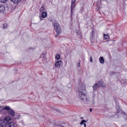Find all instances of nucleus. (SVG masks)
Returning <instances> with one entry per match:
<instances>
[{
    "label": "nucleus",
    "mask_w": 127,
    "mask_h": 127,
    "mask_svg": "<svg viewBox=\"0 0 127 127\" xmlns=\"http://www.w3.org/2000/svg\"><path fill=\"white\" fill-rule=\"evenodd\" d=\"M10 1H12L13 3H15V4H17L20 2V0H10Z\"/></svg>",
    "instance_id": "9d476101"
},
{
    "label": "nucleus",
    "mask_w": 127,
    "mask_h": 127,
    "mask_svg": "<svg viewBox=\"0 0 127 127\" xmlns=\"http://www.w3.org/2000/svg\"><path fill=\"white\" fill-rule=\"evenodd\" d=\"M5 11V8L4 7V6L3 5H0V12H4Z\"/></svg>",
    "instance_id": "0eeeda50"
},
{
    "label": "nucleus",
    "mask_w": 127,
    "mask_h": 127,
    "mask_svg": "<svg viewBox=\"0 0 127 127\" xmlns=\"http://www.w3.org/2000/svg\"><path fill=\"white\" fill-rule=\"evenodd\" d=\"M93 90L94 91H96V90H97V89L100 88V86L99 85V84L98 83V82H97L96 83H95L94 85H93Z\"/></svg>",
    "instance_id": "6e6552de"
},
{
    "label": "nucleus",
    "mask_w": 127,
    "mask_h": 127,
    "mask_svg": "<svg viewBox=\"0 0 127 127\" xmlns=\"http://www.w3.org/2000/svg\"><path fill=\"white\" fill-rule=\"evenodd\" d=\"M5 126L4 124L3 123V121L2 120H0V127H3Z\"/></svg>",
    "instance_id": "f3484780"
},
{
    "label": "nucleus",
    "mask_w": 127,
    "mask_h": 127,
    "mask_svg": "<svg viewBox=\"0 0 127 127\" xmlns=\"http://www.w3.org/2000/svg\"><path fill=\"white\" fill-rule=\"evenodd\" d=\"M40 19H41V20H43V18H41Z\"/></svg>",
    "instance_id": "cd10ccee"
},
{
    "label": "nucleus",
    "mask_w": 127,
    "mask_h": 127,
    "mask_svg": "<svg viewBox=\"0 0 127 127\" xmlns=\"http://www.w3.org/2000/svg\"><path fill=\"white\" fill-rule=\"evenodd\" d=\"M8 126L9 127H15L14 126V123L13 122H10L8 123Z\"/></svg>",
    "instance_id": "ddd939ff"
},
{
    "label": "nucleus",
    "mask_w": 127,
    "mask_h": 127,
    "mask_svg": "<svg viewBox=\"0 0 127 127\" xmlns=\"http://www.w3.org/2000/svg\"><path fill=\"white\" fill-rule=\"evenodd\" d=\"M42 17L43 18H45L46 17H47V13L43 12L42 13Z\"/></svg>",
    "instance_id": "4468645a"
},
{
    "label": "nucleus",
    "mask_w": 127,
    "mask_h": 127,
    "mask_svg": "<svg viewBox=\"0 0 127 127\" xmlns=\"http://www.w3.org/2000/svg\"><path fill=\"white\" fill-rule=\"evenodd\" d=\"M97 83L98 84V85L99 87H102L103 88H105L106 87V83L104 81L100 80L98 82H97Z\"/></svg>",
    "instance_id": "39448f33"
},
{
    "label": "nucleus",
    "mask_w": 127,
    "mask_h": 127,
    "mask_svg": "<svg viewBox=\"0 0 127 127\" xmlns=\"http://www.w3.org/2000/svg\"><path fill=\"white\" fill-rule=\"evenodd\" d=\"M6 27H7V24L4 23L3 24V28H4V29H5V28H6Z\"/></svg>",
    "instance_id": "aec40b11"
},
{
    "label": "nucleus",
    "mask_w": 127,
    "mask_h": 127,
    "mask_svg": "<svg viewBox=\"0 0 127 127\" xmlns=\"http://www.w3.org/2000/svg\"><path fill=\"white\" fill-rule=\"evenodd\" d=\"M104 39L105 40H109V39H110V36L108 35L104 34Z\"/></svg>",
    "instance_id": "2eb2a0df"
},
{
    "label": "nucleus",
    "mask_w": 127,
    "mask_h": 127,
    "mask_svg": "<svg viewBox=\"0 0 127 127\" xmlns=\"http://www.w3.org/2000/svg\"><path fill=\"white\" fill-rule=\"evenodd\" d=\"M9 121H10V117L9 116H7L4 119L3 123L4 125H7Z\"/></svg>",
    "instance_id": "423d86ee"
},
{
    "label": "nucleus",
    "mask_w": 127,
    "mask_h": 127,
    "mask_svg": "<svg viewBox=\"0 0 127 127\" xmlns=\"http://www.w3.org/2000/svg\"><path fill=\"white\" fill-rule=\"evenodd\" d=\"M56 59L57 60H59V59H60V55L58 54L56 56Z\"/></svg>",
    "instance_id": "a211bd4d"
},
{
    "label": "nucleus",
    "mask_w": 127,
    "mask_h": 127,
    "mask_svg": "<svg viewBox=\"0 0 127 127\" xmlns=\"http://www.w3.org/2000/svg\"><path fill=\"white\" fill-rule=\"evenodd\" d=\"M80 65L81 64H80V63H79L78 64H77V67H80Z\"/></svg>",
    "instance_id": "393cba45"
},
{
    "label": "nucleus",
    "mask_w": 127,
    "mask_h": 127,
    "mask_svg": "<svg viewBox=\"0 0 127 127\" xmlns=\"http://www.w3.org/2000/svg\"><path fill=\"white\" fill-rule=\"evenodd\" d=\"M62 65H63V63L61 61L56 62L55 66V67H57V68H61Z\"/></svg>",
    "instance_id": "20e7f679"
},
{
    "label": "nucleus",
    "mask_w": 127,
    "mask_h": 127,
    "mask_svg": "<svg viewBox=\"0 0 127 127\" xmlns=\"http://www.w3.org/2000/svg\"><path fill=\"white\" fill-rule=\"evenodd\" d=\"M90 62L91 63H93V58H92V57H91L90 58Z\"/></svg>",
    "instance_id": "b1692460"
},
{
    "label": "nucleus",
    "mask_w": 127,
    "mask_h": 127,
    "mask_svg": "<svg viewBox=\"0 0 127 127\" xmlns=\"http://www.w3.org/2000/svg\"><path fill=\"white\" fill-rule=\"evenodd\" d=\"M109 45H114V41H110L108 42Z\"/></svg>",
    "instance_id": "6ab92c4d"
},
{
    "label": "nucleus",
    "mask_w": 127,
    "mask_h": 127,
    "mask_svg": "<svg viewBox=\"0 0 127 127\" xmlns=\"http://www.w3.org/2000/svg\"><path fill=\"white\" fill-rule=\"evenodd\" d=\"M79 98L82 101L87 100V91H86V86L85 85H82L80 86V89L78 92Z\"/></svg>",
    "instance_id": "f257e3e1"
},
{
    "label": "nucleus",
    "mask_w": 127,
    "mask_h": 127,
    "mask_svg": "<svg viewBox=\"0 0 127 127\" xmlns=\"http://www.w3.org/2000/svg\"><path fill=\"white\" fill-rule=\"evenodd\" d=\"M84 127H86V123H84Z\"/></svg>",
    "instance_id": "bb28decb"
},
{
    "label": "nucleus",
    "mask_w": 127,
    "mask_h": 127,
    "mask_svg": "<svg viewBox=\"0 0 127 127\" xmlns=\"http://www.w3.org/2000/svg\"><path fill=\"white\" fill-rule=\"evenodd\" d=\"M67 86H70V84H68Z\"/></svg>",
    "instance_id": "c85d7f7f"
},
{
    "label": "nucleus",
    "mask_w": 127,
    "mask_h": 127,
    "mask_svg": "<svg viewBox=\"0 0 127 127\" xmlns=\"http://www.w3.org/2000/svg\"><path fill=\"white\" fill-rule=\"evenodd\" d=\"M54 29L56 32H57V35H59V34H60L61 33L62 30H61V27L60 26V25L58 23H55L54 24Z\"/></svg>",
    "instance_id": "f03ea898"
},
{
    "label": "nucleus",
    "mask_w": 127,
    "mask_h": 127,
    "mask_svg": "<svg viewBox=\"0 0 127 127\" xmlns=\"http://www.w3.org/2000/svg\"><path fill=\"white\" fill-rule=\"evenodd\" d=\"M43 10H44V7L42 6L41 7V9L40 10V11H43Z\"/></svg>",
    "instance_id": "5701e85b"
},
{
    "label": "nucleus",
    "mask_w": 127,
    "mask_h": 127,
    "mask_svg": "<svg viewBox=\"0 0 127 127\" xmlns=\"http://www.w3.org/2000/svg\"><path fill=\"white\" fill-rule=\"evenodd\" d=\"M99 62L101 63V64H104V63H105V59H104L103 57H101L99 58Z\"/></svg>",
    "instance_id": "1a4fd4ad"
},
{
    "label": "nucleus",
    "mask_w": 127,
    "mask_h": 127,
    "mask_svg": "<svg viewBox=\"0 0 127 127\" xmlns=\"http://www.w3.org/2000/svg\"><path fill=\"white\" fill-rule=\"evenodd\" d=\"M3 110H5L6 111H9L11 109L9 106H5L4 107H2Z\"/></svg>",
    "instance_id": "dca6fc26"
},
{
    "label": "nucleus",
    "mask_w": 127,
    "mask_h": 127,
    "mask_svg": "<svg viewBox=\"0 0 127 127\" xmlns=\"http://www.w3.org/2000/svg\"><path fill=\"white\" fill-rule=\"evenodd\" d=\"M84 123H87V121L85 120H82L80 123V125H84Z\"/></svg>",
    "instance_id": "412c9836"
},
{
    "label": "nucleus",
    "mask_w": 127,
    "mask_h": 127,
    "mask_svg": "<svg viewBox=\"0 0 127 127\" xmlns=\"http://www.w3.org/2000/svg\"><path fill=\"white\" fill-rule=\"evenodd\" d=\"M116 109H117V112L118 113H120L121 112H122V109L120 108V106L118 104L116 105Z\"/></svg>",
    "instance_id": "9b49d317"
},
{
    "label": "nucleus",
    "mask_w": 127,
    "mask_h": 127,
    "mask_svg": "<svg viewBox=\"0 0 127 127\" xmlns=\"http://www.w3.org/2000/svg\"><path fill=\"white\" fill-rule=\"evenodd\" d=\"M89 111H90V113H92V112H93V109L90 108Z\"/></svg>",
    "instance_id": "a878e982"
},
{
    "label": "nucleus",
    "mask_w": 127,
    "mask_h": 127,
    "mask_svg": "<svg viewBox=\"0 0 127 127\" xmlns=\"http://www.w3.org/2000/svg\"><path fill=\"white\" fill-rule=\"evenodd\" d=\"M8 0H0L1 2H3V3H4L5 2H6Z\"/></svg>",
    "instance_id": "4be33fe9"
},
{
    "label": "nucleus",
    "mask_w": 127,
    "mask_h": 127,
    "mask_svg": "<svg viewBox=\"0 0 127 127\" xmlns=\"http://www.w3.org/2000/svg\"><path fill=\"white\" fill-rule=\"evenodd\" d=\"M8 114H9V115H11L12 116V117H14V111H13V110L10 109L8 111Z\"/></svg>",
    "instance_id": "f8f14e48"
},
{
    "label": "nucleus",
    "mask_w": 127,
    "mask_h": 127,
    "mask_svg": "<svg viewBox=\"0 0 127 127\" xmlns=\"http://www.w3.org/2000/svg\"><path fill=\"white\" fill-rule=\"evenodd\" d=\"M75 2H76V0H71V14L72 15L73 14V10H74V8L76 7V4H75Z\"/></svg>",
    "instance_id": "7ed1b4c3"
}]
</instances>
